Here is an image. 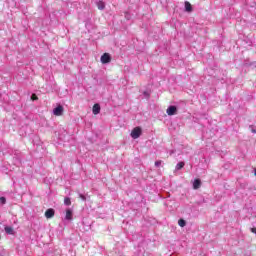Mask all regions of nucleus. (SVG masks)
I'll return each instance as SVG.
<instances>
[{
    "mask_svg": "<svg viewBox=\"0 0 256 256\" xmlns=\"http://www.w3.org/2000/svg\"><path fill=\"white\" fill-rule=\"evenodd\" d=\"M100 61L103 65H106L107 63H111V55H109V53H104L101 56Z\"/></svg>",
    "mask_w": 256,
    "mask_h": 256,
    "instance_id": "obj_1",
    "label": "nucleus"
},
{
    "mask_svg": "<svg viewBox=\"0 0 256 256\" xmlns=\"http://www.w3.org/2000/svg\"><path fill=\"white\" fill-rule=\"evenodd\" d=\"M131 137L132 139H139V137H141V128L140 127L134 128L131 132Z\"/></svg>",
    "mask_w": 256,
    "mask_h": 256,
    "instance_id": "obj_2",
    "label": "nucleus"
},
{
    "mask_svg": "<svg viewBox=\"0 0 256 256\" xmlns=\"http://www.w3.org/2000/svg\"><path fill=\"white\" fill-rule=\"evenodd\" d=\"M53 114L56 117H61V115H63V106L59 105L56 108L53 109Z\"/></svg>",
    "mask_w": 256,
    "mask_h": 256,
    "instance_id": "obj_3",
    "label": "nucleus"
},
{
    "mask_svg": "<svg viewBox=\"0 0 256 256\" xmlns=\"http://www.w3.org/2000/svg\"><path fill=\"white\" fill-rule=\"evenodd\" d=\"M45 217L46 219H53V217H55V210L53 208L46 210Z\"/></svg>",
    "mask_w": 256,
    "mask_h": 256,
    "instance_id": "obj_4",
    "label": "nucleus"
},
{
    "mask_svg": "<svg viewBox=\"0 0 256 256\" xmlns=\"http://www.w3.org/2000/svg\"><path fill=\"white\" fill-rule=\"evenodd\" d=\"M66 221H72L73 220V210L71 208L66 209Z\"/></svg>",
    "mask_w": 256,
    "mask_h": 256,
    "instance_id": "obj_5",
    "label": "nucleus"
},
{
    "mask_svg": "<svg viewBox=\"0 0 256 256\" xmlns=\"http://www.w3.org/2000/svg\"><path fill=\"white\" fill-rule=\"evenodd\" d=\"M167 115H175L177 113V107L176 106H170L167 111Z\"/></svg>",
    "mask_w": 256,
    "mask_h": 256,
    "instance_id": "obj_6",
    "label": "nucleus"
},
{
    "mask_svg": "<svg viewBox=\"0 0 256 256\" xmlns=\"http://www.w3.org/2000/svg\"><path fill=\"white\" fill-rule=\"evenodd\" d=\"M92 111L94 115H99L101 111V106L99 104H94Z\"/></svg>",
    "mask_w": 256,
    "mask_h": 256,
    "instance_id": "obj_7",
    "label": "nucleus"
},
{
    "mask_svg": "<svg viewBox=\"0 0 256 256\" xmlns=\"http://www.w3.org/2000/svg\"><path fill=\"white\" fill-rule=\"evenodd\" d=\"M201 187V180L195 179L193 182V189H199Z\"/></svg>",
    "mask_w": 256,
    "mask_h": 256,
    "instance_id": "obj_8",
    "label": "nucleus"
},
{
    "mask_svg": "<svg viewBox=\"0 0 256 256\" xmlns=\"http://www.w3.org/2000/svg\"><path fill=\"white\" fill-rule=\"evenodd\" d=\"M96 5L100 11H103V9H105V2L103 1L96 2Z\"/></svg>",
    "mask_w": 256,
    "mask_h": 256,
    "instance_id": "obj_9",
    "label": "nucleus"
},
{
    "mask_svg": "<svg viewBox=\"0 0 256 256\" xmlns=\"http://www.w3.org/2000/svg\"><path fill=\"white\" fill-rule=\"evenodd\" d=\"M185 11H187V13H191V11H193V7L191 6V3L185 2Z\"/></svg>",
    "mask_w": 256,
    "mask_h": 256,
    "instance_id": "obj_10",
    "label": "nucleus"
},
{
    "mask_svg": "<svg viewBox=\"0 0 256 256\" xmlns=\"http://www.w3.org/2000/svg\"><path fill=\"white\" fill-rule=\"evenodd\" d=\"M183 167H185V162H179L176 165L175 169H176V171H179V170L183 169Z\"/></svg>",
    "mask_w": 256,
    "mask_h": 256,
    "instance_id": "obj_11",
    "label": "nucleus"
},
{
    "mask_svg": "<svg viewBox=\"0 0 256 256\" xmlns=\"http://www.w3.org/2000/svg\"><path fill=\"white\" fill-rule=\"evenodd\" d=\"M5 232L8 233V235H13V228L6 226L5 227Z\"/></svg>",
    "mask_w": 256,
    "mask_h": 256,
    "instance_id": "obj_12",
    "label": "nucleus"
},
{
    "mask_svg": "<svg viewBox=\"0 0 256 256\" xmlns=\"http://www.w3.org/2000/svg\"><path fill=\"white\" fill-rule=\"evenodd\" d=\"M64 205H66L67 207H69V205H71V198L66 197V198L64 199Z\"/></svg>",
    "mask_w": 256,
    "mask_h": 256,
    "instance_id": "obj_13",
    "label": "nucleus"
},
{
    "mask_svg": "<svg viewBox=\"0 0 256 256\" xmlns=\"http://www.w3.org/2000/svg\"><path fill=\"white\" fill-rule=\"evenodd\" d=\"M5 203H7V198H5V197H0V206H3V205H5Z\"/></svg>",
    "mask_w": 256,
    "mask_h": 256,
    "instance_id": "obj_14",
    "label": "nucleus"
},
{
    "mask_svg": "<svg viewBox=\"0 0 256 256\" xmlns=\"http://www.w3.org/2000/svg\"><path fill=\"white\" fill-rule=\"evenodd\" d=\"M178 225H179L180 227H185V225H187V222H185V220H183V219H180V220L178 221Z\"/></svg>",
    "mask_w": 256,
    "mask_h": 256,
    "instance_id": "obj_15",
    "label": "nucleus"
},
{
    "mask_svg": "<svg viewBox=\"0 0 256 256\" xmlns=\"http://www.w3.org/2000/svg\"><path fill=\"white\" fill-rule=\"evenodd\" d=\"M161 163H163V161L158 160L155 162V167H161Z\"/></svg>",
    "mask_w": 256,
    "mask_h": 256,
    "instance_id": "obj_16",
    "label": "nucleus"
},
{
    "mask_svg": "<svg viewBox=\"0 0 256 256\" xmlns=\"http://www.w3.org/2000/svg\"><path fill=\"white\" fill-rule=\"evenodd\" d=\"M79 197H80V199H82V201L86 200V198H85V196L83 194H79Z\"/></svg>",
    "mask_w": 256,
    "mask_h": 256,
    "instance_id": "obj_17",
    "label": "nucleus"
},
{
    "mask_svg": "<svg viewBox=\"0 0 256 256\" xmlns=\"http://www.w3.org/2000/svg\"><path fill=\"white\" fill-rule=\"evenodd\" d=\"M251 131H252V133H256V130H255V129H253V128H252V130H251Z\"/></svg>",
    "mask_w": 256,
    "mask_h": 256,
    "instance_id": "obj_18",
    "label": "nucleus"
},
{
    "mask_svg": "<svg viewBox=\"0 0 256 256\" xmlns=\"http://www.w3.org/2000/svg\"><path fill=\"white\" fill-rule=\"evenodd\" d=\"M32 99L35 100L34 96H32Z\"/></svg>",
    "mask_w": 256,
    "mask_h": 256,
    "instance_id": "obj_19",
    "label": "nucleus"
}]
</instances>
